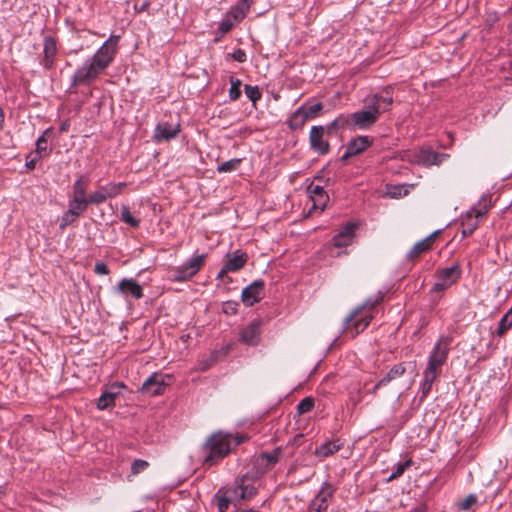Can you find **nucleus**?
Listing matches in <instances>:
<instances>
[{
  "instance_id": "nucleus-1",
  "label": "nucleus",
  "mask_w": 512,
  "mask_h": 512,
  "mask_svg": "<svg viewBox=\"0 0 512 512\" xmlns=\"http://www.w3.org/2000/svg\"><path fill=\"white\" fill-rule=\"evenodd\" d=\"M451 338L442 336L435 344L423 373V383L421 386L422 395L426 396L432 388L433 382L440 374L441 366L446 362L450 350Z\"/></svg>"
},
{
  "instance_id": "nucleus-2",
  "label": "nucleus",
  "mask_w": 512,
  "mask_h": 512,
  "mask_svg": "<svg viewBox=\"0 0 512 512\" xmlns=\"http://www.w3.org/2000/svg\"><path fill=\"white\" fill-rule=\"evenodd\" d=\"M392 102V97L373 95L367 98L364 108L349 116L350 124L360 129L371 127L378 120L381 113L390 109Z\"/></svg>"
},
{
  "instance_id": "nucleus-3",
  "label": "nucleus",
  "mask_w": 512,
  "mask_h": 512,
  "mask_svg": "<svg viewBox=\"0 0 512 512\" xmlns=\"http://www.w3.org/2000/svg\"><path fill=\"white\" fill-rule=\"evenodd\" d=\"M245 440L243 436H233L229 433L216 432L206 441L204 449L208 452L204 463L212 465L216 461L226 457L233 446H237Z\"/></svg>"
},
{
  "instance_id": "nucleus-4",
  "label": "nucleus",
  "mask_w": 512,
  "mask_h": 512,
  "mask_svg": "<svg viewBox=\"0 0 512 512\" xmlns=\"http://www.w3.org/2000/svg\"><path fill=\"white\" fill-rule=\"evenodd\" d=\"M448 155L439 154L429 149H419L405 152L403 159L414 164L431 166L439 165Z\"/></svg>"
},
{
  "instance_id": "nucleus-5",
  "label": "nucleus",
  "mask_w": 512,
  "mask_h": 512,
  "mask_svg": "<svg viewBox=\"0 0 512 512\" xmlns=\"http://www.w3.org/2000/svg\"><path fill=\"white\" fill-rule=\"evenodd\" d=\"M205 259V254L192 257L186 264L175 269L172 280L176 282H183L191 279L203 267Z\"/></svg>"
},
{
  "instance_id": "nucleus-6",
  "label": "nucleus",
  "mask_w": 512,
  "mask_h": 512,
  "mask_svg": "<svg viewBox=\"0 0 512 512\" xmlns=\"http://www.w3.org/2000/svg\"><path fill=\"white\" fill-rule=\"evenodd\" d=\"M118 41L119 36L112 35L94 54L92 60L97 64L98 67L105 70L109 66L115 56Z\"/></svg>"
},
{
  "instance_id": "nucleus-7",
  "label": "nucleus",
  "mask_w": 512,
  "mask_h": 512,
  "mask_svg": "<svg viewBox=\"0 0 512 512\" xmlns=\"http://www.w3.org/2000/svg\"><path fill=\"white\" fill-rule=\"evenodd\" d=\"M374 303L366 302L361 307L356 308L353 310L350 315L345 319V329L346 330H352L353 335H357L360 332H362L370 323L371 316H361V318L357 319L362 311L368 307H373Z\"/></svg>"
},
{
  "instance_id": "nucleus-8",
  "label": "nucleus",
  "mask_w": 512,
  "mask_h": 512,
  "mask_svg": "<svg viewBox=\"0 0 512 512\" xmlns=\"http://www.w3.org/2000/svg\"><path fill=\"white\" fill-rule=\"evenodd\" d=\"M262 321L255 319L239 331V341L248 346H256L261 340Z\"/></svg>"
},
{
  "instance_id": "nucleus-9",
  "label": "nucleus",
  "mask_w": 512,
  "mask_h": 512,
  "mask_svg": "<svg viewBox=\"0 0 512 512\" xmlns=\"http://www.w3.org/2000/svg\"><path fill=\"white\" fill-rule=\"evenodd\" d=\"M170 375L154 373L142 384L141 392L150 396L159 395L163 392L165 386L169 385Z\"/></svg>"
},
{
  "instance_id": "nucleus-10",
  "label": "nucleus",
  "mask_w": 512,
  "mask_h": 512,
  "mask_svg": "<svg viewBox=\"0 0 512 512\" xmlns=\"http://www.w3.org/2000/svg\"><path fill=\"white\" fill-rule=\"evenodd\" d=\"M460 268L458 265L442 269L437 274V281L433 285V291H444L454 284L460 277Z\"/></svg>"
},
{
  "instance_id": "nucleus-11",
  "label": "nucleus",
  "mask_w": 512,
  "mask_h": 512,
  "mask_svg": "<svg viewBox=\"0 0 512 512\" xmlns=\"http://www.w3.org/2000/svg\"><path fill=\"white\" fill-rule=\"evenodd\" d=\"M104 70L91 59L80 67L73 76L74 84H87L94 81Z\"/></svg>"
},
{
  "instance_id": "nucleus-12",
  "label": "nucleus",
  "mask_w": 512,
  "mask_h": 512,
  "mask_svg": "<svg viewBox=\"0 0 512 512\" xmlns=\"http://www.w3.org/2000/svg\"><path fill=\"white\" fill-rule=\"evenodd\" d=\"M126 186L125 183H110L105 186H101L98 190L89 195V201L91 204L99 205L105 202L108 198H112L121 193L123 188Z\"/></svg>"
},
{
  "instance_id": "nucleus-13",
  "label": "nucleus",
  "mask_w": 512,
  "mask_h": 512,
  "mask_svg": "<svg viewBox=\"0 0 512 512\" xmlns=\"http://www.w3.org/2000/svg\"><path fill=\"white\" fill-rule=\"evenodd\" d=\"M325 132L324 126H313L309 134V142L311 148L318 154L325 155L330 150V145L327 140L324 139Z\"/></svg>"
},
{
  "instance_id": "nucleus-14",
  "label": "nucleus",
  "mask_w": 512,
  "mask_h": 512,
  "mask_svg": "<svg viewBox=\"0 0 512 512\" xmlns=\"http://www.w3.org/2000/svg\"><path fill=\"white\" fill-rule=\"evenodd\" d=\"M307 193L312 201V207L309 213H311L312 210L324 211L329 201V196L326 191H324L321 186L311 183L307 188Z\"/></svg>"
},
{
  "instance_id": "nucleus-15",
  "label": "nucleus",
  "mask_w": 512,
  "mask_h": 512,
  "mask_svg": "<svg viewBox=\"0 0 512 512\" xmlns=\"http://www.w3.org/2000/svg\"><path fill=\"white\" fill-rule=\"evenodd\" d=\"M264 282L257 280L242 291V301L246 306H253L263 297Z\"/></svg>"
},
{
  "instance_id": "nucleus-16",
  "label": "nucleus",
  "mask_w": 512,
  "mask_h": 512,
  "mask_svg": "<svg viewBox=\"0 0 512 512\" xmlns=\"http://www.w3.org/2000/svg\"><path fill=\"white\" fill-rule=\"evenodd\" d=\"M125 388L123 383H114L110 385L100 396L97 402V408L105 410L115 405V399L121 393V390Z\"/></svg>"
},
{
  "instance_id": "nucleus-17",
  "label": "nucleus",
  "mask_w": 512,
  "mask_h": 512,
  "mask_svg": "<svg viewBox=\"0 0 512 512\" xmlns=\"http://www.w3.org/2000/svg\"><path fill=\"white\" fill-rule=\"evenodd\" d=\"M116 291L123 296L131 295L135 299L143 297V289L141 285L132 278H123L117 285Z\"/></svg>"
},
{
  "instance_id": "nucleus-18",
  "label": "nucleus",
  "mask_w": 512,
  "mask_h": 512,
  "mask_svg": "<svg viewBox=\"0 0 512 512\" xmlns=\"http://www.w3.org/2000/svg\"><path fill=\"white\" fill-rule=\"evenodd\" d=\"M357 225L355 223H347L343 229L333 237V245L337 248L349 246L354 237Z\"/></svg>"
},
{
  "instance_id": "nucleus-19",
  "label": "nucleus",
  "mask_w": 512,
  "mask_h": 512,
  "mask_svg": "<svg viewBox=\"0 0 512 512\" xmlns=\"http://www.w3.org/2000/svg\"><path fill=\"white\" fill-rule=\"evenodd\" d=\"M282 450L280 448L274 449L272 452L263 453L256 459L257 468L261 473H265L271 469L280 459Z\"/></svg>"
},
{
  "instance_id": "nucleus-20",
  "label": "nucleus",
  "mask_w": 512,
  "mask_h": 512,
  "mask_svg": "<svg viewBox=\"0 0 512 512\" xmlns=\"http://www.w3.org/2000/svg\"><path fill=\"white\" fill-rule=\"evenodd\" d=\"M179 124H170L168 122H160L155 129L154 139L158 142L168 141L177 136L179 133Z\"/></svg>"
},
{
  "instance_id": "nucleus-21",
  "label": "nucleus",
  "mask_w": 512,
  "mask_h": 512,
  "mask_svg": "<svg viewBox=\"0 0 512 512\" xmlns=\"http://www.w3.org/2000/svg\"><path fill=\"white\" fill-rule=\"evenodd\" d=\"M371 143L372 142L368 136H360L351 140L347 145L346 152L342 156V159H347L348 157L362 153L371 145Z\"/></svg>"
},
{
  "instance_id": "nucleus-22",
  "label": "nucleus",
  "mask_w": 512,
  "mask_h": 512,
  "mask_svg": "<svg viewBox=\"0 0 512 512\" xmlns=\"http://www.w3.org/2000/svg\"><path fill=\"white\" fill-rule=\"evenodd\" d=\"M437 234L438 231H435L426 238L414 244V246L410 249L408 253L409 259H415L419 257L422 253L429 251L433 246Z\"/></svg>"
},
{
  "instance_id": "nucleus-23",
  "label": "nucleus",
  "mask_w": 512,
  "mask_h": 512,
  "mask_svg": "<svg viewBox=\"0 0 512 512\" xmlns=\"http://www.w3.org/2000/svg\"><path fill=\"white\" fill-rule=\"evenodd\" d=\"M487 210H477L475 208L467 212V221L463 223L462 235L467 237L471 235L478 227V218L485 215Z\"/></svg>"
},
{
  "instance_id": "nucleus-24",
  "label": "nucleus",
  "mask_w": 512,
  "mask_h": 512,
  "mask_svg": "<svg viewBox=\"0 0 512 512\" xmlns=\"http://www.w3.org/2000/svg\"><path fill=\"white\" fill-rule=\"evenodd\" d=\"M227 257L228 259L225 263V270H230L231 272L241 269L248 259L247 254L241 251H235L232 254H228Z\"/></svg>"
},
{
  "instance_id": "nucleus-25",
  "label": "nucleus",
  "mask_w": 512,
  "mask_h": 512,
  "mask_svg": "<svg viewBox=\"0 0 512 512\" xmlns=\"http://www.w3.org/2000/svg\"><path fill=\"white\" fill-rule=\"evenodd\" d=\"M405 372V367L402 364L395 365L385 377H383L372 389V393L376 394L377 390L388 384L389 382L401 377Z\"/></svg>"
},
{
  "instance_id": "nucleus-26",
  "label": "nucleus",
  "mask_w": 512,
  "mask_h": 512,
  "mask_svg": "<svg viewBox=\"0 0 512 512\" xmlns=\"http://www.w3.org/2000/svg\"><path fill=\"white\" fill-rule=\"evenodd\" d=\"M57 53L56 42L52 37H45L44 39V66L51 68L53 65L54 57Z\"/></svg>"
},
{
  "instance_id": "nucleus-27",
  "label": "nucleus",
  "mask_w": 512,
  "mask_h": 512,
  "mask_svg": "<svg viewBox=\"0 0 512 512\" xmlns=\"http://www.w3.org/2000/svg\"><path fill=\"white\" fill-rule=\"evenodd\" d=\"M88 186L89 179L87 177L81 176L78 178L73 184V193L71 198L77 200H87L88 197H86V190Z\"/></svg>"
},
{
  "instance_id": "nucleus-28",
  "label": "nucleus",
  "mask_w": 512,
  "mask_h": 512,
  "mask_svg": "<svg viewBox=\"0 0 512 512\" xmlns=\"http://www.w3.org/2000/svg\"><path fill=\"white\" fill-rule=\"evenodd\" d=\"M306 121H308L307 116L300 107L291 115L288 120V125L292 130H297L302 128Z\"/></svg>"
},
{
  "instance_id": "nucleus-29",
  "label": "nucleus",
  "mask_w": 512,
  "mask_h": 512,
  "mask_svg": "<svg viewBox=\"0 0 512 512\" xmlns=\"http://www.w3.org/2000/svg\"><path fill=\"white\" fill-rule=\"evenodd\" d=\"M350 125V117L346 115H340L336 119H334L330 124H328L327 127H325V132L327 134H332Z\"/></svg>"
},
{
  "instance_id": "nucleus-30",
  "label": "nucleus",
  "mask_w": 512,
  "mask_h": 512,
  "mask_svg": "<svg viewBox=\"0 0 512 512\" xmlns=\"http://www.w3.org/2000/svg\"><path fill=\"white\" fill-rule=\"evenodd\" d=\"M91 204V201H89V198L87 200H77V199H70L68 210L75 214L76 216H80L84 213L88 205Z\"/></svg>"
},
{
  "instance_id": "nucleus-31",
  "label": "nucleus",
  "mask_w": 512,
  "mask_h": 512,
  "mask_svg": "<svg viewBox=\"0 0 512 512\" xmlns=\"http://www.w3.org/2000/svg\"><path fill=\"white\" fill-rule=\"evenodd\" d=\"M250 4L247 0H242L235 8L229 13V17H233L235 22L241 21L247 14Z\"/></svg>"
},
{
  "instance_id": "nucleus-32",
  "label": "nucleus",
  "mask_w": 512,
  "mask_h": 512,
  "mask_svg": "<svg viewBox=\"0 0 512 512\" xmlns=\"http://www.w3.org/2000/svg\"><path fill=\"white\" fill-rule=\"evenodd\" d=\"M512 327V307L501 318L497 329V335L503 336Z\"/></svg>"
},
{
  "instance_id": "nucleus-33",
  "label": "nucleus",
  "mask_w": 512,
  "mask_h": 512,
  "mask_svg": "<svg viewBox=\"0 0 512 512\" xmlns=\"http://www.w3.org/2000/svg\"><path fill=\"white\" fill-rule=\"evenodd\" d=\"M301 108H302V110H304V113L307 116V119L309 120V119H314L320 115V113L323 109V105L321 103H315L312 105L304 104L301 106Z\"/></svg>"
},
{
  "instance_id": "nucleus-34",
  "label": "nucleus",
  "mask_w": 512,
  "mask_h": 512,
  "mask_svg": "<svg viewBox=\"0 0 512 512\" xmlns=\"http://www.w3.org/2000/svg\"><path fill=\"white\" fill-rule=\"evenodd\" d=\"M340 446L335 443H325L316 449V455L328 457L339 450Z\"/></svg>"
},
{
  "instance_id": "nucleus-35",
  "label": "nucleus",
  "mask_w": 512,
  "mask_h": 512,
  "mask_svg": "<svg viewBox=\"0 0 512 512\" xmlns=\"http://www.w3.org/2000/svg\"><path fill=\"white\" fill-rule=\"evenodd\" d=\"M333 490L330 485H325L321 488L313 502H318L324 504L326 508L328 507L327 501L332 497Z\"/></svg>"
},
{
  "instance_id": "nucleus-36",
  "label": "nucleus",
  "mask_w": 512,
  "mask_h": 512,
  "mask_svg": "<svg viewBox=\"0 0 512 512\" xmlns=\"http://www.w3.org/2000/svg\"><path fill=\"white\" fill-rule=\"evenodd\" d=\"M230 84H231V87L229 90V97L232 101H236L241 95L240 87L242 85V82L239 79L231 77Z\"/></svg>"
},
{
  "instance_id": "nucleus-37",
  "label": "nucleus",
  "mask_w": 512,
  "mask_h": 512,
  "mask_svg": "<svg viewBox=\"0 0 512 512\" xmlns=\"http://www.w3.org/2000/svg\"><path fill=\"white\" fill-rule=\"evenodd\" d=\"M121 219L132 227L139 226V221L131 214L127 206H123L121 209Z\"/></svg>"
},
{
  "instance_id": "nucleus-38",
  "label": "nucleus",
  "mask_w": 512,
  "mask_h": 512,
  "mask_svg": "<svg viewBox=\"0 0 512 512\" xmlns=\"http://www.w3.org/2000/svg\"><path fill=\"white\" fill-rule=\"evenodd\" d=\"M411 463H412L411 460H407L405 462L396 464L393 469V472L391 473V475L388 478V481H391V480H394V479L400 477L404 473V471L408 467H410Z\"/></svg>"
},
{
  "instance_id": "nucleus-39",
  "label": "nucleus",
  "mask_w": 512,
  "mask_h": 512,
  "mask_svg": "<svg viewBox=\"0 0 512 512\" xmlns=\"http://www.w3.org/2000/svg\"><path fill=\"white\" fill-rule=\"evenodd\" d=\"M241 163L240 159H231L218 166L217 170L220 173L231 172L236 170Z\"/></svg>"
},
{
  "instance_id": "nucleus-40",
  "label": "nucleus",
  "mask_w": 512,
  "mask_h": 512,
  "mask_svg": "<svg viewBox=\"0 0 512 512\" xmlns=\"http://www.w3.org/2000/svg\"><path fill=\"white\" fill-rule=\"evenodd\" d=\"M149 467V463L146 460L136 459L131 465V474L133 476L138 475L145 471Z\"/></svg>"
},
{
  "instance_id": "nucleus-41",
  "label": "nucleus",
  "mask_w": 512,
  "mask_h": 512,
  "mask_svg": "<svg viewBox=\"0 0 512 512\" xmlns=\"http://www.w3.org/2000/svg\"><path fill=\"white\" fill-rule=\"evenodd\" d=\"M215 500L219 512H226L230 505V499L222 494L221 491H218V493L215 495Z\"/></svg>"
},
{
  "instance_id": "nucleus-42",
  "label": "nucleus",
  "mask_w": 512,
  "mask_h": 512,
  "mask_svg": "<svg viewBox=\"0 0 512 512\" xmlns=\"http://www.w3.org/2000/svg\"><path fill=\"white\" fill-rule=\"evenodd\" d=\"M244 90H245L246 96L253 103H255L256 101H258L261 98V93H260L259 88L257 86L245 85Z\"/></svg>"
},
{
  "instance_id": "nucleus-43",
  "label": "nucleus",
  "mask_w": 512,
  "mask_h": 512,
  "mask_svg": "<svg viewBox=\"0 0 512 512\" xmlns=\"http://www.w3.org/2000/svg\"><path fill=\"white\" fill-rule=\"evenodd\" d=\"M313 406H314V400L311 397H306L300 401V403L297 406V410H298L299 414H305V413L311 411Z\"/></svg>"
},
{
  "instance_id": "nucleus-44",
  "label": "nucleus",
  "mask_w": 512,
  "mask_h": 512,
  "mask_svg": "<svg viewBox=\"0 0 512 512\" xmlns=\"http://www.w3.org/2000/svg\"><path fill=\"white\" fill-rule=\"evenodd\" d=\"M477 502V497L474 494H469L466 496L460 503H459V509L460 510H468Z\"/></svg>"
},
{
  "instance_id": "nucleus-45",
  "label": "nucleus",
  "mask_w": 512,
  "mask_h": 512,
  "mask_svg": "<svg viewBox=\"0 0 512 512\" xmlns=\"http://www.w3.org/2000/svg\"><path fill=\"white\" fill-rule=\"evenodd\" d=\"M77 218L78 216L72 214L69 210H67L61 218L60 228L64 229L68 225L72 224Z\"/></svg>"
},
{
  "instance_id": "nucleus-46",
  "label": "nucleus",
  "mask_w": 512,
  "mask_h": 512,
  "mask_svg": "<svg viewBox=\"0 0 512 512\" xmlns=\"http://www.w3.org/2000/svg\"><path fill=\"white\" fill-rule=\"evenodd\" d=\"M241 494L240 498L242 499H250L256 494V488L253 486H240Z\"/></svg>"
},
{
  "instance_id": "nucleus-47",
  "label": "nucleus",
  "mask_w": 512,
  "mask_h": 512,
  "mask_svg": "<svg viewBox=\"0 0 512 512\" xmlns=\"http://www.w3.org/2000/svg\"><path fill=\"white\" fill-rule=\"evenodd\" d=\"M36 152L41 156L47 153V140L44 135L38 138L36 142Z\"/></svg>"
},
{
  "instance_id": "nucleus-48",
  "label": "nucleus",
  "mask_w": 512,
  "mask_h": 512,
  "mask_svg": "<svg viewBox=\"0 0 512 512\" xmlns=\"http://www.w3.org/2000/svg\"><path fill=\"white\" fill-rule=\"evenodd\" d=\"M234 26V21L231 20V17H227L226 19H224L221 23H220V30L222 33H227L228 31H230L232 29V27Z\"/></svg>"
},
{
  "instance_id": "nucleus-49",
  "label": "nucleus",
  "mask_w": 512,
  "mask_h": 512,
  "mask_svg": "<svg viewBox=\"0 0 512 512\" xmlns=\"http://www.w3.org/2000/svg\"><path fill=\"white\" fill-rule=\"evenodd\" d=\"M94 272L98 275H108L110 271L105 263L97 262L94 267Z\"/></svg>"
},
{
  "instance_id": "nucleus-50",
  "label": "nucleus",
  "mask_w": 512,
  "mask_h": 512,
  "mask_svg": "<svg viewBox=\"0 0 512 512\" xmlns=\"http://www.w3.org/2000/svg\"><path fill=\"white\" fill-rule=\"evenodd\" d=\"M231 57L236 60L237 62H240V63H243L246 61V53L244 50L242 49H237L235 50L232 54H231Z\"/></svg>"
},
{
  "instance_id": "nucleus-51",
  "label": "nucleus",
  "mask_w": 512,
  "mask_h": 512,
  "mask_svg": "<svg viewBox=\"0 0 512 512\" xmlns=\"http://www.w3.org/2000/svg\"><path fill=\"white\" fill-rule=\"evenodd\" d=\"M327 508L324 504L318 502H311L308 512H326Z\"/></svg>"
},
{
  "instance_id": "nucleus-52",
  "label": "nucleus",
  "mask_w": 512,
  "mask_h": 512,
  "mask_svg": "<svg viewBox=\"0 0 512 512\" xmlns=\"http://www.w3.org/2000/svg\"><path fill=\"white\" fill-rule=\"evenodd\" d=\"M236 306H237V304H236V303H234V302H230V301H229V302H226V303H224V305H223V311H224L225 313H227V314H228V313L235 314V313H236V311H237Z\"/></svg>"
},
{
  "instance_id": "nucleus-53",
  "label": "nucleus",
  "mask_w": 512,
  "mask_h": 512,
  "mask_svg": "<svg viewBox=\"0 0 512 512\" xmlns=\"http://www.w3.org/2000/svg\"><path fill=\"white\" fill-rule=\"evenodd\" d=\"M35 166H36V159H32V160L26 162V167L29 170H33L35 168Z\"/></svg>"
},
{
  "instance_id": "nucleus-54",
  "label": "nucleus",
  "mask_w": 512,
  "mask_h": 512,
  "mask_svg": "<svg viewBox=\"0 0 512 512\" xmlns=\"http://www.w3.org/2000/svg\"><path fill=\"white\" fill-rule=\"evenodd\" d=\"M231 272L230 270H225V266L218 273V278H222L226 273Z\"/></svg>"
},
{
  "instance_id": "nucleus-55",
  "label": "nucleus",
  "mask_w": 512,
  "mask_h": 512,
  "mask_svg": "<svg viewBox=\"0 0 512 512\" xmlns=\"http://www.w3.org/2000/svg\"><path fill=\"white\" fill-rule=\"evenodd\" d=\"M3 123H4V114H3L2 109L0 108V128H2Z\"/></svg>"
},
{
  "instance_id": "nucleus-56",
  "label": "nucleus",
  "mask_w": 512,
  "mask_h": 512,
  "mask_svg": "<svg viewBox=\"0 0 512 512\" xmlns=\"http://www.w3.org/2000/svg\"><path fill=\"white\" fill-rule=\"evenodd\" d=\"M148 7V3L144 2L141 4V6L139 7V11H144L146 8Z\"/></svg>"
},
{
  "instance_id": "nucleus-57",
  "label": "nucleus",
  "mask_w": 512,
  "mask_h": 512,
  "mask_svg": "<svg viewBox=\"0 0 512 512\" xmlns=\"http://www.w3.org/2000/svg\"><path fill=\"white\" fill-rule=\"evenodd\" d=\"M209 368V364L203 363V366L200 368V370L204 371Z\"/></svg>"
},
{
  "instance_id": "nucleus-58",
  "label": "nucleus",
  "mask_w": 512,
  "mask_h": 512,
  "mask_svg": "<svg viewBox=\"0 0 512 512\" xmlns=\"http://www.w3.org/2000/svg\"><path fill=\"white\" fill-rule=\"evenodd\" d=\"M391 194H392L393 196H396V195H400V192H398V190H395V192H391Z\"/></svg>"
},
{
  "instance_id": "nucleus-59",
  "label": "nucleus",
  "mask_w": 512,
  "mask_h": 512,
  "mask_svg": "<svg viewBox=\"0 0 512 512\" xmlns=\"http://www.w3.org/2000/svg\"><path fill=\"white\" fill-rule=\"evenodd\" d=\"M391 194H392L393 196H396V195H400V192H398V190H395V192H391Z\"/></svg>"
},
{
  "instance_id": "nucleus-60",
  "label": "nucleus",
  "mask_w": 512,
  "mask_h": 512,
  "mask_svg": "<svg viewBox=\"0 0 512 512\" xmlns=\"http://www.w3.org/2000/svg\"><path fill=\"white\" fill-rule=\"evenodd\" d=\"M379 300H382V297H379V299H378V300H376L375 302H372V301H370V300H369L368 302H370V303H374V305H375L376 303H378V302H379Z\"/></svg>"
}]
</instances>
